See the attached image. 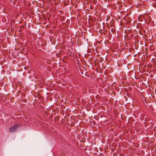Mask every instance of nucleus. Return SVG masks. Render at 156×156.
<instances>
[{"label":"nucleus","mask_w":156,"mask_h":156,"mask_svg":"<svg viewBox=\"0 0 156 156\" xmlns=\"http://www.w3.org/2000/svg\"><path fill=\"white\" fill-rule=\"evenodd\" d=\"M18 126L17 124H15L13 126L11 127L9 129V131L10 132H12L16 131L17 129Z\"/></svg>","instance_id":"f257e3e1"}]
</instances>
